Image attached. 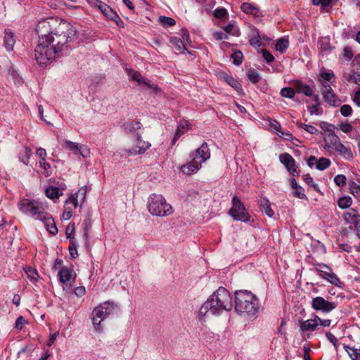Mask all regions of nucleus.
I'll return each mask as SVG.
<instances>
[{
	"label": "nucleus",
	"instance_id": "nucleus-37",
	"mask_svg": "<svg viewBox=\"0 0 360 360\" xmlns=\"http://www.w3.org/2000/svg\"><path fill=\"white\" fill-rule=\"evenodd\" d=\"M296 124L298 127L304 129L311 134H316L318 133V129L312 125L304 124L300 122H297Z\"/></svg>",
	"mask_w": 360,
	"mask_h": 360
},
{
	"label": "nucleus",
	"instance_id": "nucleus-46",
	"mask_svg": "<svg viewBox=\"0 0 360 360\" xmlns=\"http://www.w3.org/2000/svg\"><path fill=\"white\" fill-rule=\"evenodd\" d=\"M357 216L358 214L354 210H353L352 212L345 213L343 214V218L347 223H352Z\"/></svg>",
	"mask_w": 360,
	"mask_h": 360
},
{
	"label": "nucleus",
	"instance_id": "nucleus-31",
	"mask_svg": "<svg viewBox=\"0 0 360 360\" xmlns=\"http://www.w3.org/2000/svg\"><path fill=\"white\" fill-rule=\"evenodd\" d=\"M289 46V41L285 37L279 39L275 44V49L281 53H284Z\"/></svg>",
	"mask_w": 360,
	"mask_h": 360
},
{
	"label": "nucleus",
	"instance_id": "nucleus-47",
	"mask_svg": "<svg viewBox=\"0 0 360 360\" xmlns=\"http://www.w3.org/2000/svg\"><path fill=\"white\" fill-rule=\"evenodd\" d=\"M346 176L343 174H338L334 177V182L338 186H344L346 184Z\"/></svg>",
	"mask_w": 360,
	"mask_h": 360
},
{
	"label": "nucleus",
	"instance_id": "nucleus-20",
	"mask_svg": "<svg viewBox=\"0 0 360 360\" xmlns=\"http://www.w3.org/2000/svg\"><path fill=\"white\" fill-rule=\"evenodd\" d=\"M5 34L4 37V46L8 51H11L13 49L15 43V39L14 34L8 29L5 30Z\"/></svg>",
	"mask_w": 360,
	"mask_h": 360
},
{
	"label": "nucleus",
	"instance_id": "nucleus-15",
	"mask_svg": "<svg viewBox=\"0 0 360 360\" xmlns=\"http://www.w3.org/2000/svg\"><path fill=\"white\" fill-rule=\"evenodd\" d=\"M150 143L148 141H141L136 143V146L130 149H125L124 151L129 155H138L144 153L150 147Z\"/></svg>",
	"mask_w": 360,
	"mask_h": 360
},
{
	"label": "nucleus",
	"instance_id": "nucleus-51",
	"mask_svg": "<svg viewBox=\"0 0 360 360\" xmlns=\"http://www.w3.org/2000/svg\"><path fill=\"white\" fill-rule=\"evenodd\" d=\"M352 112V108L349 105L345 104L340 108V113L344 117H348L351 115Z\"/></svg>",
	"mask_w": 360,
	"mask_h": 360
},
{
	"label": "nucleus",
	"instance_id": "nucleus-62",
	"mask_svg": "<svg viewBox=\"0 0 360 360\" xmlns=\"http://www.w3.org/2000/svg\"><path fill=\"white\" fill-rule=\"evenodd\" d=\"M74 293L77 297H82L85 295L86 289L84 286H79L75 288Z\"/></svg>",
	"mask_w": 360,
	"mask_h": 360
},
{
	"label": "nucleus",
	"instance_id": "nucleus-7",
	"mask_svg": "<svg viewBox=\"0 0 360 360\" xmlns=\"http://www.w3.org/2000/svg\"><path fill=\"white\" fill-rule=\"evenodd\" d=\"M232 207L229 211V214L231 216L234 220L242 222H248L250 220V215L246 210L243 202L240 198L234 195L231 200Z\"/></svg>",
	"mask_w": 360,
	"mask_h": 360
},
{
	"label": "nucleus",
	"instance_id": "nucleus-38",
	"mask_svg": "<svg viewBox=\"0 0 360 360\" xmlns=\"http://www.w3.org/2000/svg\"><path fill=\"white\" fill-rule=\"evenodd\" d=\"M249 43L251 46L255 47H259L262 45V42L261 41V37L257 31L255 35H254L250 39Z\"/></svg>",
	"mask_w": 360,
	"mask_h": 360
},
{
	"label": "nucleus",
	"instance_id": "nucleus-18",
	"mask_svg": "<svg viewBox=\"0 0 360 360\" xmlns=\"http://www.w3.org/2000/svg\"><path fill=\"white\" fill-rule=\"evenodd\" d=\"M295 91L298 94H302L306 96L310 97L313 95L314 91L312 88L308 85L304 84L300 80H297L293 84Z\"/></svg>",
	"mask_w": 360,
	"mask_h": 360
},
{
	"label": "nucleus",
	"instance_id": "nucleus-50",
	"mask_svg": "<svg viewBox=\"0 0 360 360\" xmlns=\"http://www.w3.org/2000/svg\"><path fill=\"white\" fill-rule=\"evenodd\" d=\"M346 79L348 82H354L360 86V73H354L353 75H349Z\"/></svg>",
	"mask_w": 360,
	"mask_h": 360
},
{
	"label": "nucleus",
	"instance_id": "nucleus-6",
	"mask_svg": "<svg viewBox=\"0 0 360 360\" xmlns=\"http://www.w3.org/2000/svg\"><path fill=\"white\" fill-rule=\"evenodd\" d=\"M114 309L113 303L105 301L98 307H95L91 313V320L95 330L101 332L103 328L101 326V322L112 314Z\"/></svg>",
	"mask_w": 360,
	"mask_h": 360
},
{
	"label": "nucleus",
	"instance_id": "nucleus-64",
	"mask_svg": "<svg viewBox=\"0 0 360 360\" xmlns=\"http://www.w3.org/2000/svg\"><path fill=\"white\" fill-rule=\"evenodd\" d=\"M326 336L327 338V339L335 346L336 347L337 344H338V339L337 338L333 335L332 333H330V332H327L326 334Z\"/></svg>",
	"mask_w": 360,
	"mask_h": 360
},
{
	"label": "nucleus",
	"instance_id": "nucleus-58",
	"mask_svg": "<svg viewBox=\"0 0 360 360\" xmlns=\"http://www.w3.org/2000/svg\"><path fill=\"white\" fill-rule=\"evenodd\" d=\"M77 153H79L84 158L90 156V150L86 146H79Z\"/></svg>",
	"mask_w": 360,
	"mask_h": 360
},
{
	"label": "nucleus",
	"instance_id": "nucleus-49",
	"mask_svg": "<svg viewBox=\"0 0 360 360\" xmlns=\"http://www.w3.org/2000/svg\"><path fill=\"white\" fill-rule=\"evenodd\" d=\"M320 127L323 130L329 132V134H332L333 132H334V129H335V126L332 124L327 122H321L320 123Z\"/></svg>",
	"mask_w": 360,
	"mask_h": 360
},
{
	"label": "nucleus",
	"instance_id": "nucleus-25",
	"mask_svg": "<svg viewBox=\"0 0 360 360\" xmlns=\"http://www.w3.org/2000/svg\"><path fill=\"white\" fill-rule=\"evenodd\" d=\"M188 129V123L187 122H185L184 123H180L177 129L175 131L173 140H172V145H174L175 143L177 141V140L184 134H185Z\"/></svg>",
	"mask_w": 360,
	"mask_h": 360
},
{
	"label": "nucleus",
	"instance_id": "nucleus-12",
	"mask_svg": "<svg viewBox=\"0 0 360 360\" xmlns=\"http://www.w3.org/2000/svg\"><path fill=\"white\" fill-rule=\"evenodd\" d=\"M279 160L283 163L288 171L293 176H298L299 172L295 167V161L294 158L288 153H285L279 155Z\"/></svg>",
	"mask_w": 360,
	"mask_h": 360
},
{
	"label": "nucleus",
	"instance_id": "nucleus-22",
	"mask_svg": "<svg viewBox=\"0 0 360 360\" xmlns=\"http://www.w3.org/2000/svg\"><path fill=\"white\" fill-rule=\"evenodd\" d=\"M96 6L98 9L109 19H113V16L115 15L116 12L114 11L108 5L106 4L96 0Z\"/></svg>",
	"mask_w": 360,
	"mask_h": 360
},
{
	"label": "nucleus",
	"instance_id": "nucleus-19",
	"mask_svg": "<svg viewBox=\"0 0 360 360\" xmlns=\"http://www.w3.org/2000/svg\"><path fill=\"white\" fill-rule=\"evenodd\" d=\"M201 167L200 162H197L193 158L191 161L181 167V172L187 175L195 173Z\"/></svg>",
	"mask_w": 360,
	"mask_h": 360
},
{
	"label": "nucleus",
	"instance_id": "nucleus-26",
	"mask_svg": "<svg viewBox=\"0 0 360 360\" xmlns=\"http://www.w3.org/2000/svg\"><path fill=\"white\" fill-rule=\"evenodd\" d=\"M45 194L50 199H57L63 195V192L59 188L51 186L46 188Z\"/></svg>",
	"mask_w": 360,
	"mask_h": 360
},
{
	"label": "nucleus",
	"instance_id": "nucleus-56",
	"mask_svg": "<svg viewBox=\"0 0 360 360\" xmlns=\"http://www.w3.org/2000/svg\"><path fill=\"white\" fill-rule=\"evenodd\" d=\"M87 186H82L79 191L75 193L76 196H77V198L79 197H81L82 198V201H84V199L86 198V193L87 192Z\"/></svg>",
	"mask_w": 360,
	"mask_h": 360
},
{
	"label": "nucleus",
	"instance_id": "nucleus-53",
	"mask_svg": "<svg viewBox=\"0 0 360 360\" xmlns=\"http://www.w3.org/2000/svg\"><path fill=\"white\" fill-rule=\"evenodd\" d=\"M25 272L27 274L28 277L30 278L31 281H37L39 275L35 269H34L31 267H29L27 269V270L25 271Z\"/></svg>",
	"mask_w": 360,
	"mask_h": 360
},
{
	"label": "nucleus",
	"instance_id": "nucleus-59",
	"mask_svg": "<svg viewBox=\"0 0 360 360\" xmlns=\"http://www.w3.org/2000/svg\"><path fill=\"white\" fill-rule=\"evenodd\" d=\"M328 137L330 138V141L331 144L333 146V148H335V146H338V143H340L339 137L333 132L332 134H328Z\"/></svg>",
	"mask_w": 360,
	"mask_h": 360
},
{
	"label": "nucleus",
	"instance_id": "nucleus-1",
	"mask_svg": "<svg viewBox=\"0 0 360 360\" xmlns=\"http://www.w3.org/2000/svg\"><path fill=\"white\" fill-rule=\"evenodd\" d=\"M55 20L40 21L36 27L39 44L34 57L40 65H46L54 60L63 51L72 49L71 43L76 39L77 30L72 25L62 20L56 27Z\"/></svg>",
	"mask_w": 360,
	"mask_h": 360
},
{
	"label": "nucleus",
	"instance_id": "nucleus-61",
	"mask_svg": "<svg viewBox=\"0 0 360 360\" xmlns=\"http://www.w3.org/2000/svg\"><path fill=\"white\" fill-rule=\"evenodd\" d=\"M26 323L25 319L22 316H19L17 318L15 323V328L16 329H22L23 325Z\"/></svg>",
	"mask_w": 360,
	"mask_h": 360
},
{
	"label": "nucleus",
	"instance_id": "nucleus-3",
	"mask_svg": "<svg viewBox=\"0 0 360 360\" xmlns=\"http://www.w3.org/2000/svg\"><path fill=\"white\" fill-rule=\"evenodd\" d=\"M234 307L238 314L254 316L259 309V302L258 298L249 290H236Z\"/></svg>",
	"mask_w": 360,
	"mask_h": 360
},
{
	"label": "nucleus",
	"instance_id": "nucleus-33",
	"mask_svg": "<svg viewBox=\"0 0 360 360\" xmlns=\"http://www.w3.org/2000/svg\"><path fill=\"white\" fill-rule=\"evenodd\" d=\"M69 252L71 258L75 259L78 257L77 252V244L75 238H71L70 240V245H69Z\"/></svg>",
	"mask_w": 360,
	"mask_h": 360
},
{
	"label": "nucleus",
	"instance_id": "nucleus-63",
	"mask_svg": "<svg viewBox=\"0 0 360 360\" xmlns=\"http://www.w3.org/2000/svg\"><path fill=\"white\" fill-rule=\"evenodd\" d=\"M181 37H182V40L184 41H186V42H189L190 41V36H189V32L188 31V30L185 27L182 28L181 30Z\"/></svg>",
	"mask_w": 360,
	"mask_h": 360
},
{
	"label": "nucleus",
	"instance_id": "nucleus-40",
	"mask_svg": "<svg viewBox=\"0 0 360 360\" xmlns=\"http://www.w3.org/2000/svg\"><path fill=\"white\" fill-rule=\"evenodd\" d=\"M311 115H321L323 114V109L321 108V104H314L311 106L307 107Z\"/></svg>",
	"mask_w": 360,
	"mask_h": 360
},
{
	"label": "nucleus",
	"instance_id": "nucleus-29",
	"mask_svg": "<svg viewBox=\"0 0 360 360\" xmlns=\"http://www.w3.org/2000/svg\"><path fill=\"white\" fill-rule=\"evenodd\" d=\"M241 10L248 14H252L255 16H258V8L249 3H243L240 6Z\"/></svg>",
	"mask_w": 360,
	"mask_h": 360
},
{
	"label": "nucleus",
	"instance_id": "nucleus-55",
	"mask_svg": "<svg viewBox=\"0 0 360 360\" xmlns=\"http://www.w3.org/2000/svg\"><path fill=\"white\" fill-rule=\"evenodd\" d=\"M65 204H72L74 208H77L78 206L77 196L75 194L71 195L69 198L65 201Z\"/></svg>",
	"mask_w": 360,
	"mask_h": 360
},
{
	"label": "nucleus",
	"instance_id": "nucleus-43",
	"mask_svg": "<svg viewBox=\"0 0 360 360\" xmlns=\"http://www.w3.org/2000/svg\"><path fill=\"white\" fill-rule=\"evenodd\" d=\"M259 52H260L262 54V57L267 63H270L274 60V57L273 56V55L266 49H262Z\"/></svg>",
	"mask_w": 360,
	"mask_h": 360
},
{
	"label": "nucleus",
	"instance_id": "nucleus-24",
	"mask_svg": "<svg viewBox=\"0 0 360 360\" xmlns=\"http://www.w3.org/2000/svg\"><path fill=\"white\" fill-rule=\"evenodd\" d=\"M334 149L347 160H351L353 158V154L350 148L346 147L342 143H338V146H335Z\"/></svg>",
	"mask_w": 360,
	"mask_h": 360
},
{
	"label": "nucleus",
	"instance_id": "nucleus-10",
	"mask_svg": "<svg viewBox=\"0 0 360 360\" xmlns=\"http://www.w3.org/2000/svg\"><path fill=\"white\" fill-rule=\"evenodd\" d=\"M323 89L321 94L323 95V100L328 103L330 105L333 107H338L340 105L341 101L338 96L334 93L331 86L326 82L322 83Z\"/></svg>",
	"mask_w": 360,
	"mask_h": 360
},
{
	"label": "nucleus",
	"instance_id": "nucleus-27",
	"mask_svg": "<svg viewBox=\"0 0 360 360\" xmlns=\"http://www.w3.org/2000/svg\"><path fill=\"white\" fill-rule=\"evenodd\" d=\"M169 42L171 44L174 46L176 51L184 53L185 51H186V48L185 46V44L182 39H181L179 37H172L169 39Z\"/></svg>",
	"mask_w": 360,
	"mask_h": 360
},
{
	"label": "nucleus",
	"instance_id": "nucleus-44",
	"mask_svg": "<svg viewBox=\"0 0 360 360\" xmlns=\"http://www.w3.org/2000/svg\"><path fill=\"white\" fill-rule=\"evenodd\" d=\"M344 348L348 352L352 360H356L360 355L356 349H352L349 346H345Z\"/></svg>",
	"mask_w": 360,
	"mask_h": 360
},
{
	"label": "nucleus",
	"instance_id": "nucleus-32",
	"mask_svg": "<svg viewBox=\"0 0 360 360\" xmlns=\"http://www.w3.org/2000/svg\"><path fill=\"white\" fill-rule=\"evenodd\" d=\"M331 162L328 158H321L318 160L316 165V169L320 171L325 170L330 166Z\"/></svg>",
	"mask_w": 360,
	"mask_h": 360
},
{
	"label": "nucleus",
	"instance_id": "nucleus-60",
	"mask_svg": "<svg viewBox=\"0 0 360 360\" xmlns=\"http://www.w3.org/2000/svg\"><path fill=\"white\" fill-rule=\"evenodd\" d=\"M72 216V210L70 207H66L63 212L62 218L64 220L70 219Z\"/></svg>",
	"mask_w": 360,
	"mask_h": 360
},
{
	"label": "nucleus",
	"instance_id": "nucleus-11",
	"mask_svg": "<svg viewBox=\"0 0 360 360\" xmlns=\"http://www.w3.org/2000/svg\"><path fill=\"white\" fill-rule=\"evenodd\" d=\"M190 157L197 162H200L201 165L202 162L210 158V150L208 144L204 142L200 147L191 154Z\"/></svg>",
	"mask_w": 360,
	"mask_h": 360
},
{
	"label": "nucleus",
	"instance_id": "nucleus-34",
	"mask_svg": "<svg viewBox=\"0 0 360 360\" xmlns=\"http://www.w3.org/2000/svg\"><path fill=\"white\" fill-rule=\"evenodd\" d=\"M352 203V199L349 196H343L339 198L338 205L341 209H347Z\"/></svg>",
	"mask_w": 360,
	"mask_h": 360
},
{
	"label": "nucleus",
	"instance_id": "nucleus-4",
	"mask_svg": "<svg viewBox=\"0 0 360 360\" xmlns=\"http://www.w3.org/2000/svg\"><path fill=\"white\" fill-rule=\"evenodd\" d=\"M147 206L149 212L153 216L165 217L173 213L172 207L160 194H150L148 198Z\"/></svg>",
	"mask_w": 360,
	"mask_h": 360
},
{
	"label": "nucleus",
	"instance_id": "nucleus-5",
	"mask_svg": "<svg viewBox=\"0 0 360 360\" xmlns=\"http://www.w3.org/2000/svg\"><path fill=\"white\" fill-rule=\"evenodd\" d=\"M19 210L25 214H28L35 219L39 220L41 217H45L46 212L44 204L38 200H30L29 199H22L18 204Z\"/></svg>",
	"mask_w": 360,
	"mask_h": 360
},
{
	"label": "nucleus",
	"instance_id": "nucleus-52",
	"mask_svg": "<svg viewBox=\"0 0 360 360\" xmlns=\"http://www.w3.org/2000/svg\"><path fill=\"white\" fill-rule=\"evenodd\" d=\"M66 147L71 151H73L75 153H77L79 146L77 143L72 142L69 140H65V141Z\"/></svg>",
	"mask_w": 360,
	"mask_h": 360
},
{
	"label": "nucleus",
	"instance_id": "nucleus-35",
	"mask_svg": "<svg viewBox=\"0 0 360 360\" xmlns=\"http://www.w3.org/2000/svg\"><path fill=\"white\" fill-rule=\"evenodd\" d=\"M295 92L294 87H284L281 90V95L283 97L292 99L295 97Z\"/></svg>",
	"mask_w": 360,
	"mask_h": 360
},
{
	"label": "nucleus",
	"instance_id": "nucleus-17",
	"mask_svg": "<svg viewBox=\"0 0 360 360\" xmlns=\"http://www.w3.org/2000/svg\"><path fill=\"white\" fill-rule=\"evenodd\" d=\"M44 217V218L41 217L39 221L44 224L46 229L49 233L55 236L58 233V229L56 226L54 219L47 212L45 213Z\"/></svg>",
	"mask_w": 360,
	"mask_h": 360
},
{
	"label": "nucleus",
	"instance_id": "nucleus-39",
	"mask_svg": "<svg viewBox=\"0 0 360 360\" xmlns=\"http://www.w3.org/2000/svg\"><path fill=\"white\" fill-rule=\"evenodd\" d=\"M231 58L233 60V63L236 65H239L243 62V53L240 51H234L231 55Z\"/></svg>",
	"mask_w": 360,
	"mask_h": 360
},
{
	"label": "nucleus",
	"instance_id": "nucleus-41",
	"mask_svg": "<svg viewBox=\"0 0 360 360\" xmlns=\"http://www.w3.org/2000/svg\"><path fill=\"white\" fill-rule=\"evenodd\" d=\"M248 77L253 84L258 83L261 79L260 75L254 70H249L248 72Z\"/></svg>",
	"mask_w": 360,
	"mask_h": 360
},
{
	"label": "nucleus",
	"instance_id": "nucleus-45",
	"mask_svg": "<svg viewBox=\"0 0 360 360\" xmlns=\"http://www.w3.org/2000/svg\"><path fill=\"white\" fill-rule=\"evenodd\" d=\"M293 195L300 199H307V195L304 193V189L300 186H298L295 189V191L293 192Z\"/></svg>",
	"mask_w": 360,
	"mask_h": 360
},
{
	"label": "nucleus",
	"instance_id": "nucleus-16",
	"mask_svg": "<svg viewBox=\"0 0 360 360\" xmlns=\"http://www.w3.org/2000/svg\"><path fill=\"white\" fill-rule=\"evenodd\" d=\"M73 275L72 266L68 267L63 266L60 268L58 273L59 281L63 285H68V282L70 281Z\"/></svg>",
	"mask_w": 360,
	"mask_h": 360
},
{
	"label": "nucleus",
	"instance_id": "nucleus-14",
	"mask_svg": "<svg viewBox=\"0 0 360 360\" xmlns=\"http://www.w3.org/2000/svg\"><path fill=\"white\" fill-rule=\"evenodd\" d=\"M318 320H320V318L317 315H315L314 319L307 321H299L300 332L314 331L318 327Z\"/></svg>",
	"mask_w": 360,
	"mask_h": 360
},
{
	"label": "nucleus",
	"instance_id": "nucleus-42",
	"mask_svg": "<svg viewBox=\"0 0 360 360\" xmlns=\"http://www.w3.org/2000/svg\"><path fill=\"white\" fill-rule=\"evenodd\" d=\"M342 56L347 61H350L354 56L352 48L349 46L345 47L342 52Z\"/></svg>",
	"mask_w": 360,
	"mask_h": 360
},
{
	"label": "nucleus",
	"instance_id": "nucleus-57",
	"mask_svg": "<svg viewBox=\"0 0 360 360\" xmlns=\"http://www.w3.org/2000/svg\"><path fill=\"white\" fill-rule=\"evenodd\" d=\"M75 229V226L74 223H70L65 229V235L70 240L71 238H73L72 236V233L74 232Z\"/></svg>",
	"mask_w": 360,
	"mask_h": 360
},
{
	"label": "nucleus",
	"instance_id": "nucleus-54",
	"mask_svg": "<svg viewBox=\"0 0 360 360\" xmlns=\"http://www.w3.org/2000/svg\"><path fill=\"white\" fill-rule=\"evenodd\" d=\"M213 15L216 18H223L228 15V13L225 8H217L216 10H214Z\"/></svg>",
	"mask_w": 360,
	"mask_h": 360
},
{
	"label": "nucleus",
	"instance_id": "nucleus-9",
	"mask_svg": "<svg viewBox=\"0 0 360 360\" xmlns=\"http://www.w3.org/2000/svg\"><path fill=\"white\" fill-rule=\"evenodd\" d=\"M337 306L338 302H329L320 296L316 297L311 300V307L315 311H320L325 314L330 313L335 309Z\"/></svg>",
	"mask_w": 360,
	"mask_h": 360
},
{
	"label": "nucleus",
	"instance_id": "nucleus-23",
	"mask_svg": "<svg viewBox=\"0 0 360 360\" xmlns=\"http://www.w3.org/2000/svg\"><path fill=\"white\" fill-rule=\"evenodd\" d=\"M260 209L269 217H273L274 212L271 208L270 201L266 197H262L259 200Z\"/></svg>",
	"mask_w": 360,
	"mask_h": 360
},
{
	"label": "nucleus",
	"instance_id": "nucleus-30",
	"mask_svg": "<svg viewBox=\"0 0 360 360\" xmlns=\"http://www.w3.org/2000/svg\"><path fill=\"white\" fill-rule=\"evenodd\" d=\"M31 155V149L27 147H24L19 154L20 160L25 165H27L29 164L30 158Z\"/></svg>",
	"mask_w": 360,
	"mask_h": 360
},
{
	"label": "nucleus",
	"instance_id": "nucleus-21",
	"mask_svg": "<svg viewBox=\"0 0 360 360\" xmlns=\"http://www.w3.org/2000/svg\"><path fill=\"white\" fill-rule=\"evenodd\" d=\"M142 127V124L138 120L125 122L122 124V129L125 134H130L136 131Z\"/></svg>",
	"mask_w": 360,
	"mask_h": 360
},
{
	"label": "nucleus",
	"instance_id": "nucleus-13",
	"mask_svg": "<svg viewBox=\"0 0 360 360\" xmlns=\"http://www.w3.org/2000/svg\"><path fill=\"white\" fill-rule=\"evenodd\" d=\"M128 75L133 80L137 82L139 85L143 84L146 86H147L148 89L153 90V94L158 93L159 89L158 86L155 84H149L148 81L146 79L143 78L141 73L138 71L130 70L129 71Z\"/></svg>",
	"mask_w": 360,
	"mask_h": 360
},
{
	"label": "nucleus",
	"instance_id": "nucleus-48",
	"mask_svg": "<svg viewBox=\"0 0 360 360\" xmlns=\"http://www.w3.org/2000/svg\"><path fill=\"white\" fill-rule=\"evenodd\" d=\"M319 76L326 82H330L331 79L335 77V75L333 72H326L323 70H321Z\"/></svg>",
	"mask_w": 360,
	"mask_h": 360
},
{
	"label": "nucleus",
	"instance_id": "nucleus-2",
	"mask_svg": "<svg viewBox=\"0 0 360 360\" xmlns=\"http://www.w3.org/2000/svg\"><path fill=\"white\" fill-rule=\"evenodd\" d=\"M233 308L232 297L224 287H219L213 292L207 300L201 306L199 314L205 316L208 312L214 316H219L223 311H229Z\"/></svg>",
	"mask_w": 360,
	"mask_h": 360
},
{
	"label": "nucleus",
	"instance_id": "nucleus-28",
	"mask_svg": "<svg viewBox=\"0 0 360 360\" xmlns=\"http://www.w3.org/2000/svg\"><path fill=\"white\" fill-rule=\"evenodd\" d=\"M225 82L238 92L242 90L241 84L233 77L229 75L224 76Z\"/></svg>",
	"mask_w": 360,
	"mask_h": 360
},
{
	"label": "nucleus",
	"instance_id": "nucleus-36",
	"mask_svg": "<svg viewBox=\"0 0 360 360\" xmlns=\"http://www.w3.org/2000/svg\"><path fill=\"white\" fill-rule=\"evenodd\" d=\"M159 20L164 27L173 26L176 24V20L170 17L161 15L159 17Z\"/></svg>",
	"mask_w": 360,
	"mask_h": 360
},
{
	"label": "nucleus",
	"instance_id": "nucleus-8",
	"mask_svg": "<svg viewBox=\"0 0 360 360\" xmlns=\"http://www.w3.org/2000/svg\"><path fill=\"white\" fill-rule=\"evenodd\" d=\"M314 269L321 278L328 281L331 284L340 287L341 282L339 278L332 271V269L328 265L323 263H318Z\"/></svg>",
	"mask_w": 360,
	"mask_h": 360
}]
</instances>
